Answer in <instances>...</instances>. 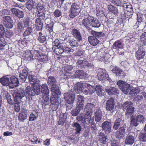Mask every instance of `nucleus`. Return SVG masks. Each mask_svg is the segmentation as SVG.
<instances>
[{
  "mask_svg": "<svg viewBox=\"0 0 146 146\" xmlns=\"http://www.w3.org/2000/svg\"><path fill=\"white\" fill-rule=\"evenodd\" d=\"M82 25L89 32L92 30L90 27V16L83 19L81 22Z\"/></svg>",
  "mask_w": 146,
  "mask_h": 146,
  "instance_id": "a211bd4d",
  "label": "nucleus"
},
{
  "mask_svg": "<svg viewBox=\"0 0 146 146\" xmlns=\"http://www.w3.org/2000/svg\"><path fill=\"white\" fill-rule=\"evenodd\" d=\"M134 142V137L132 135L128 136L125 140V143L127 144H132Z\"/></svg>",
  "mask_w": 146,
  "mask_h": 146,
  "instance_id": "4d7b16f0",
  "label": "nucleus"
},
{
  "mask_svg": "<svg viewBox=\"0 0 146 146\" xmlns=\"http://www.w3.org/2000/svg\"><path fill=\"white\" fill-rule=\"evenodd\" d=\"M130 125L132 126H137L139 125V122L136 118H131Z\"/></svg>",
  "mask_w": 146,
  "mask_h": 146,
  "instance_id": "0e129e2a",
  "label": "nucleus"
},
{
  "mask_svg": "<svg viewBox=\"0 0 146 146\" xmlns=\"http://www.w3.org/2000/svg\"><path fill=\"white\" fill-rule=\"evenodd\" d=\"M14 35V33L12 30H7L5 33V37L10 38Z\"/></svg>",
  "mask_w": 146,
  "mask_h": 146,
  "instance_id": "e2e57ef3",
  "label": "nucleus"
},
{
  "mask_svg": "<svg viewBox=\"0 0 146 146\" xmlns=\"http://www.w3.org/2000/svg\"><path fill=\"white\" fill-rule=\"evenodd\" d=\"M41 92L42 94H49V90L48 87L46 84H43L40 88Z\"/></svg>",
  "mask_w": 146,
  "mask_h": 146,
  "instance_id": "79ce46f5",
  "label": "nucleus"
},
{
  "mask_svg": "<svg viewBox=\"0 0 146 146\" xmlns=\"http://www.w3.org/2000/svg\"><path fill=\"white\" fill-rule=\"evenodd\" d=\"M111 71L118 77L123 78L126 76V74L121 69L117 66H114Z\"/></svg>",
  "mask_w": 146,
  "mask_h": 146,
  "instance_id": "dca6fc26",
  "label": "nucleus"
},
{
  "mask_svg": "<svg viewBox=\"0 0 146 146\" xmlns=\"http://www.w3.org/2000/svg\"><path fill=\"white\" fill-rule=\"evenodd\" d=\"M38 5H37L36 7V12L37 14V16L38 17V18H40L41 19H43L44 20L45 19V14L44 12L42 11V7H39V9Z\"/></svg>",
  "mask_w": 146,
  "mask_h": 146,
  "instance_id": "bb28decb",
  "label": "nucleus"
},
{
  "mask_svg": "<svg viewBox=\"0 0 146 146\" xmlns=\"http://www.w3.org/2000/svg\"><path fill=\"white\" fill-rule=\"evenodd\" d=\"M38 0H28L26 4V7L29 11L34 9L36 7Z\"/></svg>",
  "mask_w": 146,
  "mask_h": 146,
  "instance_id": "412c9836",
  "label": "nucleus"
},
{
  "mask_svg": "<svg viewBox=\"0 0 146 146\" xmlns=\"http://www.w3.org/2000/svg\"><path fill=\"white\" fill-rule=\"evenodd\" d=\"M108 7L109 11L114 15H117L118 13L117 8L112 5H109Z\"/></svg>",
  "mask_w": 146,
  "mask_h": 146,
  "instance_id": "49530a36",
  "label": "nucleus"
},
{
  "mask_svg": "<svg viewBox=\"0 0 146 146\" xmlns=\"http://www.w3.org/2000/svg\"><path fill=\"white\" fill-rule=\"evenodd\" d=\"M47 82L48 85L51 86V91L60 90L58 86L56 84V78L53 76H50L48 78Z\"/></svg>",
  "mask_w": 146,
  "mask_h": 146,
  "instance_id": "423d86ee",
  "label": "nucleus"
},
{
  "mask_svg": "<svg viewBox=\"0 0 146 146\" xmlns=\"http://www.w3.org/2000/svg\"><path fill=\"white\" fill-rule=\"evenodd\" d=\"M134 112V108L132 106L126 110L125 114V116L128 118H132Z\"/></svg>",
  "mask_w": 146,
  "mask_h": 146,
  "instance_id": "58836bf2",
  "label": "nucleus"
},
{
  "mask_svg": "<svg viewBox=\"0 0 146 146\" xmlns=\"http://www.w3.org/2000/svg\"><path fill=\"white\" fill-rule=\"evenodd\" d=\"M46 29L48 31L50 35L53 32V27L54 23L53 21L49 19L45 20Z\"/></svg>",
  "mask_w": 146,
  "mask_h": 146,
  "instance_id": "6ab92c4d",
  "label": "nucleus"
},
{
  "mask_svg": "<svg viewBox=\"0 0 146 146\" xmlns=\"http://www.w3.org/2000/svg\"><path fill=\"white\" fill-rule=\"evenodd\" d=\"M28 78L30 84L32 85H33L35 84H38L39 82V80L35 76L29 74V75Z\"/></svg>",
  "mask_w": 146,
  "mask_h": 146,
  "instance_id": "2f4dec72",
  "label": "nucleus"
},
{
  "mask_svg": "<svg viewBox=\"0 0 146 146\" xmlns=\"http://www.w3.org/2000/svg\"><path fill=\"white\" fill-rule=\"evenodd\" d=\"M90 32L92 36L88 37V41L91 45L94 46L97 45L100 42L97 38H101L105 36V33L102 32H97L91 30Z\"/></svg>",
  "mask_w": 146,
  "mask_h": 146,
  "instance_id": "f03ea898",
  "label": "nucleus"
},
{
  "mask_svg": "<svg viewBox=\"0 0 146 146\" xmlns=\"http://www.w3.org/2000/svg\"><path fill=\"white\" fill-rule=\"evenodd\" d=\"M60 47L58 46L55 48L54 52L57 54H62L64 52V46L62 45H60Z\"/></svg>",
  "mask_w": 146,
  "mask_h": 146,
  "instance_id": "603ef678",
  "label": "nucleus"
},
{
  "mask_svg": "<svg viewBox=\"0 0 146 146\" xmlns=\"http://www.w3.org/2000/svg\"><path fill=\"white\" fill-rule=\"evenodd\" d=\"M139 122L143 123L145 121V119L144 116L141 114L137 115L136 117Z\"/></svg>",
  "mask_w": 146,
  "mask_h": 146,
  "instance_id": "bf43d9fd",
  "label": "nucleus"
},
{
  "mask_svg": "<svg viewBox=\"0 0 146 146\" xmlns=\"http://www.w3.org/2000/svg\"><path fill=\"white\" fill-rule=\"evenodd\" d=\"M80 8L79 5L75 2L73 3L70 11L69 16L70 18H74L79 13Z\"/></svg>",
  "mask_w": 146,
  "mask_h": 146,
  "instance_id": "39448f33",
  "label": "nucleus"
},
{
  "mask_svg": "<svg viewBox=\"0 0 146 146\" xmlns=\"http://www.w3.org/2000/svg\"><path fill=\"white\" fill-rule=\"evenodd\" d=\"M121 120V119L119 118H118L115 120L113 126V128L115 130H117L119 128Z\"/></svg>",
  "mask_w": 146,
  "mask_h": 146,
  "instance_id": "09e8293b",
  "label": "nucleus"
},
{
  "mask_svg": "<svg viewBox=\"0 0 146 146\" xmlns=\"http://www.w3.org/2000/svg\"><path fill=\"white\" fill-rule=\"evenodd\" d=\"M3 24L5 27L7 28L11 29L13 27L12 21L4 22Z\"/></svg>",
  "mask_w": 146,
  "mask_h": 146,
  "instance_id": "338daca9",
  "label": "nucleus"
},
{
  "mask_svg": "<svg viewBox=\"0 0 146 146\" xmlns=\"http://www.w3.org/2000/svg\"><path fill=\"white\" fill-rule=\"evenodd\" d=\"M90 26L94 28H98L101 25V23L97 18L90 16Z\"/></svg>",
  "mask_w": 146,
  "mask_h": 146,
  "instance_id": "b1692460",
  "label": "nucleus"
},
{
  "mask_svg": "<svg viewBox=\"0 0 146 146\" xmlns=\"http://www.w3.org/2000/svg\"><path fill=\"white\" fill-rule=\"evenodd\" d=\"M64 70L65 72L61 75V78L62 79H67L71 78L73 76V74L71 71L73 69V67L71 65H67L64 67Z\"/></svg>",
  "mask_w": 146,
  "mask_h": 146,
  "instance_id": "0eeeda50",
  "label": "nucleus"
},
{
  "mask_svg": "<svg viewBox=\"0 0 146 146\" xmlns=\"http://www.w3.org/2000/svg\"><path fill=\"white\" fill-rule=\"evenodd\" d=\"M64 99L67 104H73L75 100V94L72 91L69 92L64 94Z\"/></svg>",
  "mask_w": 146,
  "mask_h": 146,
  "instance_id": "4468645a",
  "label": "nucleus"
},
{
  "mask_svg": "<svg viewBox=\"0 0 146 146\" xmlns=\"http://www.w3.org/2000/svg\"><path fill=\"white\" fill-rule=\"evenodd\" d=\"M82 92L86 95L92 94L95 91V87L89 84L85 83L83 85Z\"/></svg>",
  "mask_w": 146,
  "mask_h": 146,
  "instance_id": "1a4fd4ad",
  "label": "nucleus"
},
{
  "mask_svg": "<svg viewBox=\"0 0 146 146\" xmlns=\"http://www.w3.org/2000/svg\"><path fill=\"white\" fill-rule=\"evenodd\" d=\"M140 92V89L138 88H135L130 90L129 93L133 96L135 94H137Z\"/></svg>",
  "mask_w": 146,
  "mask_h": 146,
  "instance_id": "052dcab7",
  "label": "nucleus"
},
{
  "mask_svg": "<svg viewBox=\"0 0 146 146\" xmlns=\"http://www.w3.org/2000/svg\"><path fill=\"white\" fill-rule=\"evenodd\" d=\"M94 106V105L91 103H87L86 105V106L84 108V111L92 113V109Z\"/></svg>",
  "mask_w": 146,
  "mask_h": 146,
  "instance_id": "37998d69",
  "label": "nucleus"
},
{
  "mask_svg": "<svg viewBox=\"0 0 146 146\" xmlns=\"http://www.w3.org/2000/svg\"><path fill=\"white\" fill-rule=\"evenodd\" d=\"M60 90H55L54 91H51L52 95L50 98V102L51 104L58 102V95L61 94V92Z\"/></svg>",
  "mask_w": 146,
  "mask_h": 146,
  "instance_id": "2eb2a0df",
  "label": "nucleus"
},
{
  "mask_svg": "<svg viewBox=\"0 0 146 146\" xmlns=\"http://www.w3.org/2000/svg\"><path fill=\"white\" fill-rule=\"evenodd\" d=\"M77 99L78 101L77 104V106L80 107V108H83L84 101V97L81 95H78L77 96Z\"/></svg>",
  "mask_w": 146,
  "mask_h": 146,
  "instance_id": "e433bc0d",
  "label": "nucleus"
},
{
  "mask_svg": "<svg viewBox=\"0 0 146 146\" xmlns=\"http://www.w3.org/2000/svg\"><path fill=\"white\" fill-rule=\"evenodd\" d=\"M98 79L101 81L103 82L107 80L108 75L106 70L104 69H100L99 70L97 74Z\"/></svg>",
  "mask_w": 146,
  "mask_h": 146,
  "instance_id": "9b49d317",
  "label": "nucleus"
},
{
  "mask_svg": "<svg viewBox=\"0 0 146 146\" xmlns=\"http://www.w3.org/2000/svg\"><path fill=\"white\" fill-rule=\"evenodd\" d=\"M83 60L80 57L78 59L76 62V65L78 67L81 68H88L90 66V64L88 63L87 61L85 60L84 58Z\"/></svg>",
  "mask_w": 146,
  "mask_h": 146,
  "instance_id": "f3484780",
  "label": "nucleus"
},
{
  "mask_svg": "<svg viewBox=\"0 0 146 146\" xmlns=\"http://www.w3.org/2000/svg\"><path fill=\"white\" fill-rule=\"evenodd\" d=\"M123 47L122 44L120 40L116 41L112 46L113 49L117 50L122 49Z\"/></svg>",
  "mask_w": 146,
  "mask_h": 146,
  "instance_id": "473e14b6",
  "label": "nucleus"
},
{
  "mask_svg": "<svg viewBox=\"0 0 146 146\" xmlns=\"http://www.w3.org/2000/svg\"><path fill=\"white\" fill-rule=\"evenodd\" d=\"M35 58L37 59L38 61L44 63L46 62L48 60V58L47 56L45 54H43V53L42 54L36 56Z\"/></svg>",
  "mask_w": 146,
  "mask_h": 146,
  "instance_id": "f704fd0d",
  "label": "nucleus"
},
{
  "mask_svg": "<svg viewBox=\"0 0 146 146\" xmlns=\"http://www.w3.org/2000/svg\"><path fill=\"white\" fill-rule=\"evenodd\" d=\"M82 108H80V107L76 106V108L73 110L71 111V114L74 116H76L79 113L80 111Z\"/></svg>",
  "mask_w": 146,
  "mask_h": 146,
  "instance_id": "6e6d98bb",
  "label": "nucleus"
},
{
  "mask_svg": "<svg viewBox=\"0 0 146 146\" xmlns=\"http://www.w3.org/2000/svg\"><path fill=\"white\" fill-rule=\"evenodd\" d=\"M105 90L109 95H117L119 93L118 89L114 87H111L109 88L106 89Z\"/></svg>",
  "mask_w": 146,
  "mask_h": 146,
  "instance_id": "a878e982",
  "label": "nucleus"
},
{
  "mask_svg": "<svg viewBox=\"0 0 146 146\" xmlns=\"http://www.w3.org/2000/svg\"><path fill=\"white\" fill-rule=\"evenodd\" d=\"M25 92L26 99L30 101L32 100L33 96L40 94V88L36 86H34L32 88L28 86L26 88Z\"/></svg>",
  "mask_w": 146,
  "mask_h": 146,
  "instance_id": "7ed1b4c3",
  "label": "nucleus"
},
{
  "mask_svg": "<svg viewBox=\"0 0 146 146\" xmlns=\"http://www.w3.org/2000/svg\"><path fill=\"white\" fill-rule=\"evenodd\" d=\"M33 30L31 28L28 27L25 30L23 33V35L26 36L30 35L32 31Z\"/></svg>",
  "mask_w": 146,
  "mask_h": 146,
  "instance_id": "69168bd1",
  "label": "nucleus"
},
{
  "mask_svg": "<svg viewBox=\"0 0 146 146\" xmlns=\"http://www.w3.org/2000/svg\"><path fill=\"white\" fill-rule=\"evenodd\" d=\"M102 113L101 111H97L95 113V120L97 122H100L102 119Z\"/></svg>",
  "mask_w": 146,
  "mask_h": 146,
  "instance_id": "864d4df0",
  "label": "nucleus"
},
{
  "mask_svg": "<svg viewBox=\"0 0 146 146\" xmlns=\"http://www.w3.org/2000/svg\"><path fill=\"white\" fill-rule=\"evenodd\" d=\"M115 103L113 98H109L106 103V108L107 111H114Z\"/></svg>",
  "mask_w": 146,
  "mask_h": 146,
  "instance_id": "f8f14e48",
  "label": "nucleus"
},
{
  "mask_svg": "<svg viewBox=\"0 0 146 146\" xmlns=\"http://www.w3.org/2000/svg\"><path fill=\"white\" fill-rule=\"evenodd\" d=\"M82 87V84L78 82L75 84L74 87V89L76 92H79L80 90L82 91L83 88Z\"/></svg>",
  "mask_w": 146,
  "mask_h": 146,
  "instance_id": "13d9d810",
  "label": "nucleus"
},
{
  "mask_svg": "<svg viewBox=\"0 0 146 146\" xmlns=\"http://www.w3.org/2000/svg\"><path fill=\"white\" fill-rule=\"evenodd\" d=\"M85 112V114L84 116L85 118V119L86 123H89L90 121L92 113L89 112L87 113V112Z\"/></svg>",
  "mask_w": 146,
  "mask_h": 146,
  "instance_id": "5fc2aeb1",
  "label": "nucleus"
},
{
  "mask_svg": "<svg viewBox=\"0 0 146 146\" xmlns=\"http://www.w3.org/2000/svg\"><path fill=\"white\" fill-rule=\"evenodd\" d=\"M97 94L100 96H104L105 93L103 88L101 86H96L95 88Z\"/></svg>",
  "mask_w": 146,
  "mask_h": 146,
  "instance_id": "4c0bfd02",
  "label": "nucleus"
},
{
  "mask_svg": "<svg viewBox=\"0 0 146 146\" xmlns=\"http://www.w3.org/2000/svg\"><path fill=\"white\" fill-rule=\"evenodd\" d=\"M28 110L26 109L22 108L21 113H19L18 118L20 121H23L26 119L27 117Z\"/></svg>",
  "mask_w": 146,
  "mask_h": 146,
  "instance_id": "393cba45",
  "label": "nucleus"
},
{
  "mask_svg": "<svg viewBox=\"0 0 146 146\" xmlns=\"http://www.w3.org/2000/svg\"><path fill=\"white\" fill-rule=\"evenodd\" d=\"M11 11L15 15L19 18H21L24 16V13L22 11H20L19 10L16 9L15 8H13L11 9Z\"/></svg>",
  "mask_w": 146,
  "mask_h": 146,
  "instance_id": "c85d7f7f",
  "label": "nucleus"
},
{
  "mask_svg": "<svg viewBox=\"0 0 146 146\" xmlns=\"http://www.w3.org/2000/svg\"><path fill=\"white\" fill-rule=\"evenodd\" d=\"M111 123L108 121L104 122L102 125L103 130L106 133H109L111 131Z\"/></svg>",
  "mask_w": 146,
  "mask_h": 146,
  "instance_id": "aec40b11",
  "label": "nucleus"
},
{
  "mask_svg": "<svg viewBox=\"0 0 146 146\" xmlns=\"http://www.w3.org/2000/svg\"><path fill=\"white\" fill-rule=\"evenodd\" d=\"M70 45L72 48L76 47L78 46V41L74 38H70L68 40Z\"/></svg>",
  "mask_w": 146,
  "mask_h": 146,
  "instance_id": "a18cd8bd",
  "label": "nucleus"
},
{
  "mask_svg": "<svg viewBox=\"0 0 146 146\" xmlns=\"http://www.w3.org/2000/svg\"><path fill=\"white\" fill-rule=\"evenodd\" d=\"M125 133V128L124 126L121 127L119 129V131H117L116 133V138H120L123 137Z\"/></svg>",
  "mask_w": 146,
  "mask_h": 146,
  "instance_id": "72a5a7b5",
  "label": "nucleus"
},
{
  "mask_svg": "<svg viewBox=\"0 0 146 146\" xmlns=\"http://www.w3.org/2000/svg\"><path fill=\"white\" fill-rule=\"evenodd\" d=\"M71 34L78 41L80 42L82 41V38L81 33L77 29H72L71 31Z\"/></svg>",
  "mask_w": 146,
  "mask_h": 146,
  "instance_id": "4be33fe9",
  "label": "nucleus"
},
{
  "mask_svg": "<svg viewBox=\"0 0 146 146\" xmlns=\"http://www.w3.org/2000/svg\"><path fill=\"white\" fill-rule=\"evenodd\" d=\"M73 127H76L75 130L76 131L75 133L77 134L80 132L81 131V127L79 123H78L75 122L74 123V126Z\"/></svg>",
  "mask_w": 146,
  "mask_h": 146,
  "instance_id": "680f3d73",
  "label": "nucleus"
},
{
  "mask_svg": "<svg viewBox=\"0 0 146 146\" xmlns=\"http://www.w3.org/2000/svg\"><path fill=\"white\" fill-rule=\"evenodd\" d=\"M8 75L3 76L0 78V83L4 86H9V78Z\"/></svg>",
  "mask_w": 146,
  "mask_h": 146,
  "instance_id": "c756f323",
  "label": "nucleus"
},
{
  "mask_svg": "<svg viewBox=\"0 0 146 146\" xmlns=\"http://www.w3.org/2000/svg\"><path fill=\"white\" fill-rule=\"evenodd\" d=\"M143 46H139L138 50L135 52V56L138 60L142 59L145 55V48Z\"/></svg>",
  "mask_w": 146,
  "mask_h": 146,
  "instance_id": "6e6552de",
  "label": "nucleus"
},
{
  "mask_svg": "<svg viewBox=\"0 0 146 146\" xmlns=\"http://www.w3.org/2000/svg\"><path fill=\"white\" fill-rule=\"evenodd\" d=\"M140 41H139V46H146V33L144 32L141 36Z\"/></svg>",
  "mask_w": 146,
  "mask_h": 146,
  "instance_id": "c9c22d12",
  "label": "nucleus"
},
{
  "mask_svg": "<svg viewBox=\"0 0 146 146\" xmlns=\"http://www.w3.org/2000/svg\"><path fill=\"white\" fill-rule=\"evenodd\" d=\"M133 103L131 101H127L124 103L122 105V108L123 110H127L131 107L133 106Z\"/></svg>",
  "mask_w": 146,
  "mask_h": 146,
  "instance_id": "3c124183",
  "label": "nucleus"
},
{
  "mask_svg": "<svg viewBox=\"0 0 146 146\" xmlns=\"http://www.w3.org/2000/svg\"><path fill=\"white\" fill-rule=\"evenodd\" d=\"M10 81L11 82H9V87L11 88L18 86L19 84L18 78L15 76L10 77Z\"/></svg>",
  "mask_w": 146,
  "mask_h": 146,
  "instance_id": "5701e85b",
  "label": "nucleus"
},
{
  "mask_svg": "<svg viewBox=\"0 0 146 146\" xmlns=\"http://www.w3.org/2000/svg\"><path fill=\"white\" fill-rule=\"evenodd\" d=\"M29 73V70L27 67H22L20 72L19 77L21 82H24L26 80Z\"/></svg>",
  "mask_w": 146,
  "mask_h": 146,
  "instance_id": "ddd939ff",
  "label": "nucleus"
},
{
  "mask_svg": "<svg viewBox=\"0 0 146 146\" xmlns=\"http://www.w3.org/2000/svg\"><path fill=\"white\" fill-rule=\"evenodd\" d=\"M99 141L103 144H106V136L104 133H100L99 135Z\"/></svg>",
  "mask_w": 146,
  "mask_h": 146,
  "instance_id": "8fccbe9b",
  "label": "nucleus"
},
{
  "mask_svg": "<svg viewBox=\"0 0 146 146\" xmlns=\"http://www.w3.org/2000/svg\"><path fill=\"white\" fill-rule=\"evenodd\" d=\"M15 93L14 100L15 102L18 103L25 96H26V93H25L24 89L22 88H20L15 92Z\"/></svg>",
  "mask_w": 146,
  "mask_h": 146,
  "instance_id": "9d476101",
  "label": "nucleus"
},
{
  "mask_svg": "<svg viewBox=\"0 0 146 146\" xmlns=\"http://www.w3.org/2000/svg\"><path fill=\"white\" fill-rule=\"evenodd\" d=\"M37 40L40 43H44L46 42V36L41 32H40L38 33V35H37Z\"/></svg>",
  "mask_w": 146,
  "mask_h": 146,
  "instance_id": "7c9ffc66",
  "label": "nucleus"
},
{
  "mask_svg": "<svg viewBox=\"0 0 146 146\" xmlns=\"http://www.w3.org/2000/svg\"><path fill=\"white\" fill-rule=\"evenodd\" d=\"M119 88L125 94H127L129 93L131 87L130 84L125 82L122 80H119L117 83Z\"/></svg>",
  "mask_w": 146,
  "mask_h": 146,
  "instance_id": "20e7f679",
  "label": "nucleus"
},
{
  "mask_svg": "<svg viewBox=\"0 0 146 146\" xmlns=\"http://www.w3.org/2000/svg\"><path fill=\"white\" fill-rule=\"evenodd\" d=\"M43 19L40 18H37L35 20V23L36 25V29L38 31L42 29L43 25L42 21Z\"/></svg>",
  "mask_w": 146,
  "mask_h": 146,
  "instance_id": "a19ab883",
  "label": "nucleus"
},
{
  "mask_svg": "<svg viewBox=\"0 0 146 146\" xmlns=\"http://www.w3.org/2000/svg\"><path fill=\"white\" fill-rule=\"evenodd\" d=\"M16 29L17 31L19 33H21L23 31L24 29V27L21 22L19 21L17 22V24Z\"/></svg>",
  "mask_w": 146,
  "mask_h": 146,
  "instance_id": "de8ad7c7",
  "label": "nucleus"
},
{
  "mask_svg": "<svg viewBox=\"0 0 146 146\" xmlns=\"http://www.w3.org/2000/svg\"><path fill=\"white\" fill-rule=\"evenodd\" d=\"M122 6L124 12L133 11L132 6L129 3H124Z\"/></svg>",
  "mask_w": 146,
  "mask_h": 146,
  "instance_id": "ea45409f",
  "label": "nucleus"
},
{
  "mask_svg": "<svg viewBox=\"0 0 146 146\" xmlns=\"http://www.w3.org/2000/svg\"><path fill=\"white\" fill-rule=\"evenodd\" d=\"M44 52L43 48L41 45L36 44L33 46L32 50L27 51L26 52L25 56L28 59H29L31 60H33L34 57L35 58L36 56L42 54Z\"/></svg>",
  "mask_w": 146,
  "mask_h": 146,
  "instance_id": "f257e3e1",
  "label": "nucleus"
},
{
  "mask_svg": "<svg viewBox=\"0 0 146 146\" xmlns=\"http://www.w3.org/2000/svg\"><path fill=\"white\" fill-rule=\"evenodd\" d=\"M75 75L78 78L85 79L87 78L88 74L82 70H77L76 71Z\"/></svg>",
  "mask_w": 146,
  "mask_h": 146,
  "instance_id": "cd10ccee",
  "label": "nucleus"
},
{
  "mask_svg": "<svg viewBox=\"0 0 146 146\" xmlns=\"http://www.w3.org/2000/svg\"><path fill=\"white\" fill-rule=\"evenodd\" d=\"M139 138L141 141H146V132L141 133L139 135Z\"/></svg>",
  "mask_w": 146,
  "mask_h": 146,
  "instance_id": "774afa93",
  "label": "nucleus"
},
{
  "mask_svg": "<svg viewBox=\"0 0 146 146\" xmlns=\"http://www.w3.org/2000/svg\"><path fill=\"white\" fill-rule=\"evenodd\" d=\"M29 38H24L23 39L21 38L18 41V43L19 45L21 46V45H24L27 44L30 41Z\"/></svg>",
  "mask_w": 146,
  "mask_h": 146,
  "instance_id": "c03bdc74",
  "label": "nucleus"
}]
</instances>
